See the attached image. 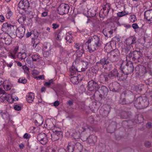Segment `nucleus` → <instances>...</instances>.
Wrapping results in <instances>:
<instances>
[{
  "label": "nucleus",
  "instance_id": "42",
  "mask_svg": "<svg viewBox=\"0 0 152 152\" xmlns=\"http://www.w3.org/2000/svg\"><path fill=\"white\" fill-rule=\"evenodd\" d=\"M18 82L25 84L27 82V80L24 78H20L18 80Z\"/></svg>",
  "mask_w": 152,
  "mask_h": 152
},
{
  "label": "nucleus",
  "instance_id": "19",
  "mask_svg": "<svg viewBox=\"0 0 152 152\" xmlns=\"http://www.w3.org/2000/svg\"><path fill=\"white\" fill-rule=\"evenodd\" d=\"M86 69L83 67H79L78 68H75V67L72 66V67L69 69L71 75H74L76 71L78 72H81L84 71Z\"/></svg>",
  "mask_w": 152,
  "mask_h": 152
},
{
  "label": "nucleus",
  "instance_id": "7",
  "mask_svg": "<svg viewBox=\"0 0 152 152\" xmlns=\"http://www.w3.org/2000/svg\"><path fill=\"white\" fill-rule=\"evenodd\" d=\"M69 9V6L67 4H61L58 8V12L59 14L63 15L68 13Z\"/></svg>",
  "mask_w": 152,
  "mask_h": 152
},
{
  "label": "nucleus",
  "instance_id": "16",
  "mask_svg": "<svg viewBox=\"0 0 152 152\" xmlns=\"http://www.w3.org/2000/svg\"><path fill=\"white\" fill-rule=\"evenodd\" d=\"M144 18L150 23H152V10H146L144 12Z\"/></svg>",
  "mask_w": 152,
  "mask_h": 152
},
{
  "label": "nucleus",
  "instance_id": "59",
  "mask_svg": "<svg viewBox=\"0 0 152 152\" xmlns=\"http://www.w3.org/2000/svg\"><path fill=\"white\" fill-rule=\"evenodd\" d=\"M88 121L90 123H92L94 121L93 118L92 117H90L88 118Z\"/></svg>",
  "mask_w": 152,
  "mask_h": 152
},
{
  "label": "nucleus",
  "instance_id": "34",
  "mask_svg": "<svg viewBox=\"0 0 152 152\" xmlns=\"http://www.w3.org/2000/svg\"><path fill=\"white\" fill-rule=\"evenodd\" d=\"M26 19L25 15H22L20 17V18L18 19V22L20 24H22L24 23V22Z\"/></svg>",
  "mask_w": 152,
  "mask_h": 152
},
{
  "label": "nucleus",
  "instance_id": "21",
  "mask_svg": "<svg viewBox=\"0 0 152 152\" xmlns=\"http://www.w3.org/2000/svg\"><path fill=\"white\" fill-rule=\"evenodd\" d=\"M77 49L76 51L77 56L78 57H80L84 53V50L83 49V45H81L79 46Z\"/></svg>",
  "mask_w": 152,
  "mask_h": 152
},
{
  "label": "nucleus",
  "instance_id": "39",
  "mask_svg": "<svg viewBox=\"0 0 152 152\" xmlns=\"http://www.w3.org/2000/svg\"><path fill=\"white\" fill-rule=\"evenodd\" d=\"M64 35V34L62 32H60L58 33L56 39L60 40L62 39Z\"/></svg>",
  "mask_w": 152,
  "mask_h": 152
},
{
  "label": "nucleus",
  "instance_id": "55",
  "mask_svg": "<svg viewBox=\"0 0 152 152\" xmlns=\"http://www.w3.org/2000/svg\"><path fill=\"white\" fill-rule=\"evenodd\" d=\"M31 137L30 135L26 133L23 135V137L24 139H29Z\"/></svg>",
  "mask_w": 152,
  "mask_h": 152
},
{
  "label": "nucleus",
  "instance_id": "36",
  "mask_svg": "<svg viewBox=\"0 0 152 152\" xmlns=\"http://www.w3.org/2000/svg\"><path fill=\"white\" fill-rule=\"evenodd\" d=\"M129 14L128 12H126L125 11L118 12L117 13V16L119 17H122L123 16L127 15Z\"/></svg>",
  "mask_w": 152,
  "mask_h": 152
},
{
  "label": "nucleus",
  "instance_id": "3",
  "mask_svg": "<svg viewBox=\"0 0 152 152\" xmlns=\"http://www.w3.org/2000/svg\"><path fill=\"white\" fill-rule=\"evenodd\" d=\"M134 105L137 109H144L148 106L149 102L146 97L140 96L138 97L134 101Z\"/></svg>",
  "mask_w": 152,
  "mask_h": 152
},
{
  "label": "nucleus",
  "instance_id": "29",
  "mask_svg": "<svg viewBox=\"0 0 152 152\" xmlns=\"http://www.w3.org/2000/svg\"><path fill=\"white\" fill-rule=\"evenodd\" d=\"M97 8L94 7L92 9L89 10L88 11V14L90 17H94L96 14Z\"/></svg>",
  "mask_w": 152,
  "mask_h": 152
},
{
  "label": "nucleus",
  "instance_id": "51",
  "mask_svg": "<svg viewBox=\"0 0 152 152\" xmlns=\"http://www.w3.org/2000/svg\"><path fill=\"white\" fill-rule=\"evenodd\" d=\"M56 148L55 147L50 148L49 149V152H56Z\"/></svg>",
  "mask_w": 152,
  "mask_h": 152
},
{
  "label": "nucleus",
  "instance_id": "54",
  "mask_svg": "<svg viewBox=\"0 0 152 152\" xmlns=\"http://www.w3.org/2000/svg\"><path fill=\"white\" fill-rule=\"evenodd\" d=\"M132 27L134 29L139 28V27L137 23H134L132 25Z\"/></svg>",
  "mask_w": 152,
  "mask_h": 152
},
{
  "label": "nucleus",
  "instance_id": "46",
  "mask_svg": "<svg viewBox=\"0 0 152 152\" xmlns=\"http://www.w3.org/2000/svg\"><path fill=\"white\" fill-rule=\"evenodd\" d=\"M71 80L73 83H75L77 81V77L75 76L71 77Z\"/></svg>",
  "mask_w": 152,
  "mask_h": 152
},
{
  "label": "nucleus",
  "instance_id": "56",
  "mask_svg": "<svg viewBox=\"0 0 152 152\" xmlns=\"http://www.w3.org/2000/svg\"><path fill=\"white\" fill-rule=\"evenodd\" d=\"M14 108L15 110L17 111H19L21 110L20 107L17 105H16L14 107Z\"/></svg>",
  "mask_w": 152,
  "mask_h": 152
},
{
  "label": "nucleus",
  "instance_id": "43",
  "mask_svg": "<svg viewBox=\"0 0 152 152\" xmlns=\"http://www.w3.org/2000/svg\"><path fill=\"white\" fill-rule=\"evenodd\" d=\"M130 18L131 21L132 23L135 22L137 20L136 16L134 15H131Z\"/></svg>",
  "mask_w": 152,
  "mask_h": 152
},
{
  "label": "nucleus",
  "instance_id": "1",
  "mask_svg": "<svg viewBox=\"0 0 152 152\" xmlns=\"http://www.w3.org/2000/svg\"><path fill=\"white\" fill-rule=\"evenodd\" d=\"M101 39L96 36L90 37L86 42L88 45L87 49L90 53H92L97 50L101 45Z\"/></svg>",
  "mask_w": 152,
  "mask_h": 152
},
{
  "label": "nucleus",
  "instance_id": "8",
  "mask_svg": "<svg viewBox=\"0 0 152 152\" xmlns=\"http://www.w3.org/2000/svg\"><path fill=\"white\" fill-rule=\"evenodd\" d=\"M49 138L48 134L41 133L38 134L37 136V138L38 140L42 145H45L48 142V138Z\"/></svg>",
  "mask_w": 152,
  "mask_h": 152
},
{
  "label": "nucleus",
  "instance_id": "30",
  "mask_svg": "<svg viewBox=\"0 0 152 152\" xmlns=\"http://www.w3.org/2000/svg\"><path fill=\"white\" fill-rule=\"evenodd\" d=\"M100 114L103 117H107L109 113L108 110H105L103 108H101L99 110Z\"/></svg>",
  "mask_w": 152,
  "mask_h": 152
},
{
  "label": "nucleus",
  "instance_id": "9",
  "mask_svg": "<svg viewBox=\"0 0 152 152\" xmlns=\"http://www.w3.org/2000/svg\"><path fill=\"white\" fill-rule=\"evenodd\" d=\"M88 87L89 91H95L99 88L98 83L93 80H91L88 82Z\"/></svg>",
  "mask_w": 152,
  "mask_h": 152
},
{
  "label": "nucleus",
  "instance_id": "2",
  "mask_svg": "<svg viewBox=\"0 0 152 152\" xmlns=\"http://www.w3.org/2000/svg\"><path fill=\"white\" fill-rule=\"evenodd\" d=\"M48 128L53 131L51 134L48 133V135L49 137L50 136L51 139L53 141H55L58 140L60 137L62 136V134L61 129L57 126L55 125L52 122H50L48 126Z\"/></svg>",
  "mask_w": 152,
  "mask_h": 152
},
{
  "label": "nucleus",
  "instance_id": "62",
  "mask_svg": "<svg viewBox=\"0 0 152 152\" xmlns=\"http://www.w3.org/2000/svg\"><path fill=\"white\" fill-rule=\"evenodd\" d=\"M48 15V12H44L42 13V16L45 17L46 16H47Z\"/></svg>",
  "mask_w": 152,
  "mask_h": 152
},
{
  "label": "nucleus",
  "instance_id": "37",
  "mask_svg": "<svg viewBox=\"0 0 152 152\" xmlns=\"http://www.w3.org/2000/svg\"><path fill=\"white\" fill-rule=\"evenodd\" d=\"M129 46L125 47L122 49V51L126 53H127L130 51Z\"/></svg>",
  "mask_w": 152,
  "mask_h": 152
},
{
  "label": "nucleus",
  "instance_id": "11",
  "mask_svg": "<svg viewBox=\"0 0 152 152\" xmlns=\"http://www.w3.org/2000/svg\"><path fill=\"white\" fill-rule=\"evenodd\" d=\"M136 73L141 76L143 75L146 72L145 67L142 65L137 66L135 68Z\"/></svg>",
  "mask_w": 152,
  "mask_h": 152
},
{
  "label": "nucleus",
  "instance_id": "40",
  "mask_svg": "<svg viewBox=\"0 0 152 152\" xmlns=\"http://www.w3.org/2000/svg\"><path fill=\"white\" fill-rule=\"evenodd\" d=\"M12 11H11L10 9L9 8L8 9V11L6 14V17L8 19H9L10 17L12 15Z\"/></svg>",
  "mask_w": 152,
  "mask_h": 152
},
{
  "label": "nucleus",
  "instance_id": "17",
  "mask_svg": "<svg viewBox=\"0 0 152 152\" xmlns=\"http://www.w3.org/2000/svg\"><path fill=\"white\" fill-rule=\"evenodd\" d=\"M18 6L20 8L23 10L29 7V4L27 0H23L19 2Z\"/></svg>",
  "mask_w": 152,
  "mask_h": 152
},
{
  "label": "nucleus",
  "instance_id": "41",
  "mask_svg": "<svg viewBox=\"0 0 152 152\" xmlns=\"http://www.w3.org/2000/svg\"><path fill=\"white\" fill-rule=\"evenodd\" d=\"M132 102H128L126 101L125 99H123L121 102V103L122 104H128L131 103Z\"/></svg>",
  "mask_w": 152,
  "mask_h": 152
},
{
  "label": "nucleus",
  "instance_id": "31",
  "mask_svg": "<svg viewBox=\"0 0 152 152\" xmlns=\"http://www.w3.org/2000/svg\"><path fill=\"white\" fill-rule=\"evenodd\" d=\"M113 85L114 86V87L113 88H110V90L114 92H118L120 89V86L118 83H113Z\"/></svg>",
  "mask_w": 152,
  "mask_h": 152
},
{
  "label": "nucleus",
  "instance_id": "22",
  "mask_svg": "<svg viewBox=\"0 0 152 152\" xmlns=\"http://www.w3.org/2000/svg\"><path fill=\"white\" fill-rule=\"evenodd\" d=\"M107 56V58H104L100 59V61L96 62V64L97 66H99L100 64L102 65V66L105 65H107L109 63V61L108 59L109 58Z\"/></svg>",
  "mask_w": 152,
  "mask_h": 152
},
{
  "label": "nucleus",
  "instance_id": "58",
  "mask_svg": "<svg viewBox=\"0 0 152 152\" xmlns=\"http://www.w3.org/2000/svg\"><path fill=\"white\" fill-rule=\"evenodd\" d=\"M4 18L3 15H0V21L1 22H3L4 21Z\"/></svg>",
  "mask_w": 152,
  "mask_h": 152
},
{
  "label": "nucleus",
  "instance_id": "44",
  "mask_svg": "<svg viewBox=\"0 0 152 152\" xmlns=\"http://www.w3.org/2000/svg\"><path fill=\"white\" fill-rule=\"evenodd\" d=\"M8 56L10 57L11 58H12L13 59H15L16 58L15 54L13 53H12L11 52H9L8 53Z\"/></svg>",
  "mask_w": 152,
  "mask_h": 152
},
{
  "label": "nucleus",
  "instance_id": "10",
  "mask_svg": "<svg viewBox=\"0 0 152 152\" xmlns=\"http://www.w3.org/2000/svg\"><path fill=\"white\" fill-rule=\"evenodd\" d=\"M80 128H77L75 129H72L69 131V134L75 139L79 138L80 136L81 131H80Z\"/></svg>",
  "mask_w": 152,
  "mask_h": 152
},
{
  "label": "nucleus",
  "instance_id": "61",
  "mask_svg": "<svg viewBox=\"0 0 152 152\" xmlns=\"http://www.w3.org/2000/svg\"><path fill=\"white\" fill-rule=\"evenodd\" d=\"M151 143L150 142L148 141H146L145 143V145L147 147H148L150 146Z\"/></svg>",
  "mask_w": 152,
  "mask_h": 152
},
{
  "label": "nucleus",
  "instance_id": "63",
  "mask_svg": "<svg viewBox=\"0 0 152 152\" xmlns=\"http://www.w3.org/2000/svg\"><path fill=\"white\" fill-rule=\"evenodd\" d=\"M33 74L35 75H38L39 74V72L37 71L34 70L33 71Z\"/></svg>",
  "mask_w": 152,
  "mask_h": 152
},
{
  "label": "nucleus",
  "instance_id": "57",
  "mask_svg": "<svg viewBox=\"0 0 152 152\" xmlns=\"http://www.w3.org/2000/svg\"><path fill=\"white\" fill-rule=\"evenodd\" d=\"M59 105V101L57 100L55 101L53 103V105L55 107H57Z\"/></svg>",
  "mask_w": 152,
  "mask_h": 152
},
{
  "label": "nucleus",
  "instance_id": "53",
  "mask_svg": "<svg viewBox=\"0 0 152 152\" xmlns=\"http://www.w3.org/2000/svg\"><path fill=\"white\" fill-rule=\"evenodd\" d=\"M107 29H104L103 31V33L106 37H109L108 34H107Z\"/></svg>",
  "mask_w": 152,
  "mask_h": 152
},
{
  "label": "nucleus",
  "instance_id": "26",
  "mask_svg": "<svg viewBox=\"0 0 152 152\" xmlns=\"http://www.w3.org/2000/svg\"><path fill=\"white\" fill-rule=\"evenodd\" d=\"M75 144L73 142H70L68 143L67 146V149L68 152H73L74 150Z\"/></svg>",
  "mask_w": 152,
  "mask_h": 152
},
{
  "label": "nucleus",
  "instance_id": "20",
  "mask_svg": "<svg viewBox=\"0 0 152 152\" xmlns=\"http://www.w3.org/2000/svg\"><path fill=\"white\" fill-rule=\"evenodd\" d=\"M108 77L110 79H113L116 78V77H120L119 76L118 71L116 69L113 70L108 73Z\"/></svg>",
  "mask_w": 152,
  "mask_h": 152
},
{
  "label": "nucleus",
  "instance_id": "14",
  "mask_svg": "<svg viewBox=\"0 0 152 152\" xmlns=\"http://www.w3.org/2000/svg\"><path fill=\"white\" fill-rule=\"evenodd\" d=\"M108 73L104 72L102 73L99 77V81L101 83H104L109 80Z\"/></svg>",
  "mask_w": 152,
  "mask_h": 152
},
{
  "label": "nucleus",
  "instance_id": "12",
  "mask_svg": "<svg viewBox=\"0 0 152 152\" xmlns=\"http://www.w3.org/2000/svg\"><path fill=\"white\" fill-rule=\"evenodd\" d=\"M25 31V28L24 26H20L16 30V36L19 38H21L24 36Z\"/></svg>",
  "mask_w": 152,
  "mask_h": 152
},
{
  "label": "nucleus",
  "instance_id": "28",
  "mask_svg": "<svg viewBox=\"0 0 152 152\" xmlns=\"http://www.w3.org/2000/svg\"><path fill=\"white\" fill-rule=\"evenodd\" d=\"M12 27H13V25L7 23L3 24L1 29L3 31H9Z\"/></svg>",
  "mask_w": 152,
  "mask_h": 152
},
{
  "label": "nucleus",
  "instance_id": "15",
  "mask_svg": "<svg viewBox=\"0 0 152 152\" xmlns=\"http://www.w3.org/2000/svg\"><path fill=\"white\" fill-rule=\"evenodd\" d=\"M110 9V4H106L103 7V9L101 10L99 14H101L103 16H106L107 15Z\"/></svg>",
  "mask_w": 152,
  "mask_h": 152
},
{
  "label": "nucleus",
  "instance_id": "27",
  "mask_svg": "<svg viewBox=\"0 0 152 152\" xmlns=\"http://www.w3.org/2000/svg\"><path fill=\"white\" fill-rule=\"evenodd\" d=\"M34 94L32 92L28 93L26 95V99L28 102L32 103L34 99Z\"/></svg>",
  "mask_w": 152,
  "mask_h": 152
},
{
  "label": "nucleus",
  "instance_id": "33",
  "mask_svg": "<svg viewBox=\"0 0 152 152\" xmlns=\"http://www.w3.org/2000/svg\"><path fill=\"white\" fill-rule=\"evenodd\" d=\"M66 35L65 39L67 42L69 43L72 42H73L72 36L69 33H67Z\"/></svg>",
  "mask_w": 152,
  "mask_h": 152
},
{
  "label": "nucleus",
  "instance_id": "25",
  "mask_svg": "<svg viewBox=\"0 0 152 152\" xmlns=\"http://www.w3.org/2000/svg\"><path fill=\"white\" fill-rule=\"evenodd\" d=\"M141 53L140 51H137L135 50L133 52V59L134 60H137L138 61H140V59L141 57Z\"/></svg>",
  "mask_w": 152,
  "mask_h": 152
},
{
  "label": "nucleus",
  "instance_id": "47",
  "mask_svg": "<svg viewBox=\"0 0 152 152\" xmlns=\"http://www.w3.org/2000/svg\"><path fill=\"white\" fill-rule=\"evenodd\" d=\"M4 88L7 91H8L10 90L12 87L11 85L9 84H7L4 86Z\"/></svg>",
  "mask_w": 152,
  "mask_h": 152
},
{
  "label": "nucleus",
  "instance_id": "13",
  "mask_svg": "<svg viewBox=\"0 0 152 152\" xmlns=\"http://www.w3.org/2000/svg\"><path fill=\"white\" fill-rule=\"evenodd\" d=\"M34 122L36 125L40 126L41 125L43 122L42 117L39 114L36 113L34 116Z\"/></svg>",
  "mask_w": 152,
  "mask_h": 152
},
{
  "label": "nucleus",
  "instance_id": "18",
  "mask_svg": "<svg viewBox=\"0 0 152 152\" xmlns=\"http://www.w3.org/2000/svg\"><path fill=\"white\" fill-rule=\"evenodd\" d=\"M99 92L100 93V96H103V97H105L108 94V90L106 86H102L101 87Z\"/></svg>",
  "mask_w": 152,
  "mask_h": 152
},
{
  "label": "nucleus",
  "instance_id": "38",
  "mask_svg": "<svg viewBox=\"0 0 152 152\" xmlns=\"http://www.w3.org/2000/svg\"><path fill=\"white\" fill-rule=\"evenodd\" d=\"M121 117L124 118H129V116L128 113L125 111L123 112L121 114Z\"/></svg>",
  "mask_w": 152,
  "mask_h": 152
},
{
  "label": "nucleus",
  "instance_id": "45",
  "mask_svg": "<svg viewBox=\"0 0 152 152\" xmlns=\"http://www.w3.org/2000/svg\"><path fill=\"white\" fill-rule=\"evenodd\" d=\"M53 81L52 80H50L48 82H46L45 83L44 85L45 86L49 87L51 84L53 83Z\"/></svg>",
  "mask_w": 152,
  "mask_h": 152
},
{
  "label": "nucleus",
  "instance_id": "24",
  "mask_svg": "<svg viewBox=\"0 0 152 152\" xmlns=\"http://www.w3.org/2000/svg\"><path fill=\"white\" fill-rule=\"evenodd\" d=\"M88 142L91 145H94L97 141V137L94 135H91L87 138Z\"/></svg>",
  "mask_w": 152,
  "mask_h": 152
},
{
  "label": "nucleus",
  "instance_id": "4",
  "mask_svg": "<svg viewBox=\"0 0 152 152\" xmlns=\"http://www.w3.org/2000/svg\"><path fill=\"white\" fill-rule=\"evenodd\" d=\"M15 34H11L9 35L6 33H2L0 35V39L6 45H10L12 41V37H15Z\"/></svg>",
  "mask_w": 152,
  "mask_h": 152
},
{
  "label": "nucleus",
  "instance_id": "5",
  "mask_svg": "<svg viewBox=\"0 0 152 152\" xmlns=\"http://www.w3.org/2000/svg\"><path fill=\"white\" fill-rule=\"evenodd\" d=\"M120 53L117 49H115L111 52L110 53L108 54L107 56L109 58V60L112 62L118 61L120 59Z\"/></svg>",
  "mask_w": 152,
  "mask_h": 152
},
{
  "label": "nucleus",
  "instance_id": "23",
  "mask_svg": "<svg viewBox=\"0 0 152 152\" xmlns=\"http://www.w3.org/2000/svg\"><path fill=\"white\" fill-rule=\"evenodd\" d=\"M136 40V38L135 36H131L126 39V43L127 45H130L135 43Z\"/></svg>",
  "mask_w": 152,
  "mask_h": 152
},
{
  "label": "nucleus",
  "instance_id": "49",
  "mask_svg": "<svg viewBox=\"0 0 152 152\" xmlns=\"http://www.w3.org/2000/svg\"><path fill=\"white\" fill-rule=\"evenodd\" d=\"M107 34H108L109 37H111L112 36V34L113 32V30H109L107 29Z\"/></svg>",
  "mask_w": 152,
  "mask_h": 152
},
{
  "label": "nucleus",
  "instance_id": "64",
  "mask_svg": "<svg viewBox=\"0 0 152 152\" xmlns=\"http://www.w3.org/2000/svg\"><path fill=\"white\" fill-rule=\"evenodd\" d=\"M151 126V123H148L146 125V127L148 128H150Z\"/></svg>",
  "mask_w": 152,
  "mask_h": 152
},
{
  "label": "nucleus",
  "instance_id": "60",
  "mask_svg": "<svg viewBox=\"0 0 152 152\" xmlns=\"http://www.w3.org/2000/svg\"><path fill=\"white\" fill-rule=\"evenodd\" d=\"M6 65L7 66L11 67L13 65V63L12 62H10L9 64H8L7 63H6Z\"/></svg>",
  "mask_w": 152,
  "mask_h": 152
},
{
  "label": "nucleus",
  "instance_id": "50",
  "mask_svg": "<svg viewBox=\"0 0 152 152\" xmlns=\"http://www.w3.org/2000/svg\"><path fill=\"white\" fill-rule=\"evenodd\" d=\"M53 26V28L54 29H56L58 28L59 26V25L58 24H57L56 23H53L52 24Z\"/></svg>",
  "mask_w": 152,
  "mask_h": 152
},
{
  "label": "nucleus",
  "instance_id": "6",
  "mask_svg": "<svg viewBox=\"0 0 152 152\" xmlns=\"http://www.w3.org/2000/svg\"><path fill=\"white\" fill-rule=\"evenodd\" d=\"M134 69V66L132 62H130L128 66H126L121 69L122 73H123L122 77L124 76L122 78L123 79L127 78V75L132 72Z\"/></svg>",
  "mask_w": 152,
  "mask_h": 152
},
{
  "label": "nucleus",
  "instance_id": "52",
  "mask_svg": "<svg viewBox=\"0 0 152 152\" xmlns=\"http://www.w3.org/2000/svg\"><path fill=\"white\" fill-rule=\"evenodd\" d=\"M35 21L36 22L38 23V24H40L41 22L42 19L37 17L35 18Z\"/></svg>",
  "mask_w": 152,
  "mask_h": 152
},
{
  "label": "nucleus",
  "instance_id": "48",
  "mask_svg": "<svg viewBox=\"0 0 152 152\" xmlns=\"http://www.w3.org/2000/svg\"><path fill=\"white\" fill-rule=\"evenodd\" d=\"M43 55L44 57H47L49 54V52L48 50H46L45 51H43Z\"/></svg>",
  "mask_w": 152,
  "mask_h": 152
},
{
  "label": "nucleus",
  "instance_id": "32",
  "mask_svg": "<svg viewBox=\"0 0 152 152\" xmlns=\"http://www.w3.org/2000/svg\"><path fill=\"white\" fill-rule=\"evenodd\" d=\"M26 57V53H21L20 52L17 55L18 58L21 60L25 59Z\"/></svg>",
  "mask_w": 152,
  "mask_h": 152
},
{
  "label": "nucleus",
  "instance_id": "35",
  "mask_svg": "<svg viewBox=\"0 0 152 152\" xmlns=\"http://www.w3.org/2000/svg\"><path fill=\"white\" fill-rule=\"evenodd\" d=\"M31 58L33 61H37L41 57L38 54H34L32 56Z\"/></svg>",
  "mask_w": 152,
  "mask_h": 152
}]
</instances>
